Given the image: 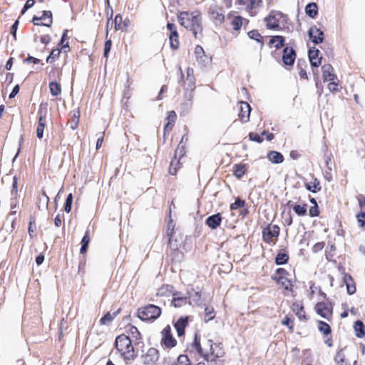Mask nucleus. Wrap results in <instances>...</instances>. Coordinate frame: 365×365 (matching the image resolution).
<instances>
[{
	"label": "nucleus",
	"instance_id": "f257e3e1",
	"mask_svg": "<svg viewBox=\"0 0 365 365\" xmlns=\"http://www.w3.org/2000/svg\"><path fill=\"white\" fill-rule=\"evenodd\" d=\"M178 19L180 25L191 31L195 38L202 36V18L199 11H180L178 14Z\"/></svg>",
	"mask_w": 365,
	"mask_h": 365
},
{
	"label": "nucleus",
	"instance_id": "f03ea898",
	"mask_svg": "<svg viewBox=\"0 0 365 365\" xmlns=\"http://www.w3.org/2000/svg\"><path fill=\"white\" fill-rule=\"evenodd\" d=\"M115 347L118 352H120L125 358L134 359V347L132 341L129 336L125 334L119 335L116 337L115 341Z\"/></svg>",
	"mask_w": 365,
	"mask_h": 365
},
{
	"label": "nucleus",
	"instance_id": "7ed1b4c3",
	"mask_svg": "<svg viewBox=\"0 0 365 365\" xmlns=\"http://www.w3.org/2000/svg\"><path fill=\"white\" fill-rule=\"evenodd\" d=\"M210 346V353L207 352L203 356L205 361H207L208 365H223V360L221 358L223 356L225 352L220 346V344H213L212 340L207 341Z\"/></svg>",
	"mask_w": 365,
	"mask_h": 365
},
{
	"label": "nucleus",
	"instance_id": "20e7f679",
	"mask_svg": "<svg viewBox=\"0 0 365 365\" xmlns=\"http://www.w3.org/2000/svg\"><path fill=\"white\" fill-rule=\"evenodd\" d=\"M161 309L155 304H149L138 309V317L142 321H155L161 314Z\"/></svg>",
	"mask_w": 365,
	"mask_h": 365
},
{
	"label": "nucleus",
	"instance_id": "39448f33",
	"mask_svg": "<svg viewBox=\"0 0 365 365\" xmlns=\"http://www.w3.org/2000/svg\"><path fill=\"white\" fill-rule=\"evenodd\" d=\"M194 94L195 90L193 88L190 89V91L188 88L185 89L183 95V101L182 102L180 106V116H185L190 112L192 107V100L194 98Z\"/></svg>",
	"mask_w": 365,
	"mask_h": 365
},
{
	"label": "nucleus",
	"instance_id": "423d86ee",
	"mask_svg": "<svg viewBox=\"0 0 365 365\" xmlns=\"http://www.w3.org/2000/svg\"><path fill=\"white\" fill-rule=\"evenodd\" d=\"M287 18V16L279 11L272 10L269 14L264 18L266 26L268 29L276 30L279 28V19Z\"/></svg>",
	"mask_w": 365,
	"mask_h": 365
},
{
	"label": "nucleus",
	"instance_id": "0eeeda50",
	"mask_svg": "<svg viewBox=\"0 0 365 365\" xmlns=\"http://www.w3.org/2000/svg\"><path fill=\"white\" fill-rule=\"evenodd\" d=\"M46 104L43 105L41 103L38 110V123L36 129V135L39 139H41L43 136V130L46 126Z\"/></svg>",
	"mask_w": 365,
	"mask_h": 365
},
{
	"label": "nucleus",
	"instance_id": "6e6552de",
	"mask_svg": "<svg viewBox=\"0 0 365 365\" xmlns=\"http://www.w3.org/2000/svg\"><path fill=\"white\" fill-rule=\"evenodd\" d=\"M316 312L322 318L329 319L332 316L333 304L331 302L325 303L323 302H318L315 305Z\"/></svg>",
	"mask_w": 365,
	"mask_h": 365
},
{
	"label": "nucleus",
	"instance_id": "1a4fd4ad",
	"mask_svg": "<svg viewBox=\"0 0 365 365\" xmlns=\"http://www.w3.org/2000/svg\"><path fill=\"white\" fill-rule=\"evenodd\" d=\"M161 344L166 348H173L176 346L177 341L173 336L170 325H167L162 331Z\"/></svg>",
	"mask_w": 365,
	"mask_h": 365
},
{
	"label": "nucleus",
	"instance_id": "9d476101",
	"mask_svg": "<svg viewBox=\"0 0 365 365\" xmlns=\"http://www.w3.org/2000/svg\"><path fill=\"white\" fill-rule=\"evenodd\" d=\"M279 227L278 225H269L267 227L262 230L263 240L267 243H270L273 237H277L279 235Z\"/></svg>",
	"mask_w": 365,
	"mask_h": 365
},
{
	"label": "nucleus",
	"instance_id": "9b49d317",
	"mask_svg": "<svg viewBox=\"0 0 365 365\" xmlns=\"http://www.w3.org/2000/svg\"><path fill=\"white\" fill-rule=\"evenodd\" d=\"M308 36L314 44H319L324 41V32L316 26H311L308 31Z\"/></svg>",
	"mask_w": 365,
	"mask_h": 365
},
{
	"label": "nucleus",
	"instance_id": "f8f14e48",
	"mask_svg": "<svg viewBox=\"0 0 365 365\" xmlns=\"http://www.w3.org/2000/svg\"><path fill=\"white\" fill-rule=\"evenodd\" d=\"M297 54L292 47L286 46L283 49L282 62L286 66H292L295 61Z\"/></svg>",
	"mask_w": 365,
	"mask_h": 365
},
{
	"label": "nucleus",
	"instance_id": "ddd939ff",
	"mask_svg": "<svg viewBox=\"0 0 365 365\" xmlns=\"http://www.w3.org/2000/svg\"><path fill=\"white\" fill-rule=\"evenodd\" d=\"M143 363L145 365H155L159 359V352L155 348H150L143 356Z\"/></svg>",
	"mask_w": 365,
	"mask_h": 365
},
{
	"label": "nucleus",
	"instance_id": "4468645a",
	"mask_svg": "<svg viewBox=\"0 0 365 365\" xmlns=\"http://www.w3.org/2000/svg\"><path fill=\"white\" fill-rule=\"evenodd\" d=\"M187 349L191 353H197L200 356H207L205 355L208 351L204 350L200 344V339L197 334L195 333L192 343L187 347Z\"/></svg>",
	"mask_w": 365,
	"mask_h": 365
},
{
	"label": "nucleus",
	"instance_id": "2eb2a0df",
	"mask_svg": "<svg viewBox=\"0 0 365 365\" xmlns=\"http://www.w3.org/2000/svg\"><path fill=\"white\" fill-rule=\"evenodd\" d=\"M240 112L238 116L242 121L245 123L250 120V115L251 112V107L250 104L245 101H240L239 103Z\"/></svg>",
	"mask_w": 365,
	"mask_h": 365
},
{
	"label": "nucleus",
	"instance_id": "dca6fc26",
	"mask_svg": "<svg viewBox=\"0 0 365 365\" xmlns=\"http://www.w3.org/2000/svg\"><path fill=\"white\" fill-rule=\"evenodd\" d=\"M319 50L316 47L309 48L308 56L312 67L318 68L322 63V58H319Z\"/></svg>",
	"mask_w": 365,
	"mask_h": 365
},
{
	"label": "nucleus",
	"instance_id": "f3484780",
	"mask_svg": "<svg viewBox=\"0 0 365 365\" xmlns=\"http://www.w3.org/2000/svg\"><path fill=\"white\" fill-rule=\"evenodd\" d=\"M188 317H181L174 324V327L176 329L178 336H182L185 334V330L188 324Z\"/></svg>",
	"mask_w": 365,
	"mask_h": 365
},
{
	"label": "nucleus",
	"instance_id": "a211bd4d",
	"mask_svg": "<svg viewBox=\"0 0 365 365\" xmlns=\"http://www.w3.org/2000/svg\"><path fill=\"white\" fill-rule=\"evenodd\" d=\"M222 215L220 213H216L209 216L205 220V225L212 230L217 229L221 224Z\"/></svg>",
	"mask_w": 365,
	"mask_h": 365
},
{
	"label": "nucleus",
	"instance_id": "6ab92c4d",
	"mask_svg": "<svg viewBox=\"0 0 365 365\" xmlns=\"http://www.w3.org/2000/svg\"><path fill=\"white\" fill-rule=\"evenodd\" d=\"M323 79L324 81H334L337 77L334 73V68L331 64H324L322 67Z\"/></svg>",
	"mask_w": 365,
	"mask_h": 365
},
{
	"label": "nucleus",
	"instance_id": "aec40b11",
	"mask_svg": "<svg viewBox=\"0 0 365 365\" xmlns=\"http://www.w3.org/2000/svg\"><path fill=\"white\" fill-rule=\"evenodd\" d=\"M343 281L345 283L347 293L350 295L354 294L356 291V288L352 277L349 274L344 273Z\"/></svg>",
	"mask_w": 365,
	"mask_h": 365
},
{
	"label": "nucleus",
	"instance_id": "412c9836",
	"mask_svg": "<svg viewBox=\"0 0 365 365\" xmlns=\"http://www.w3.org/2000/svg\"><path fill=\"white\" fill-rule=\"evenodd\" d=\"M285 43V38L282 36L277 35L271 36L268 45L270 48L274 47L276 49H279L284 47Z\"/></svg>",
	"mask_w": 365,
	"mask_h": 365
},
{
	"label": "nucleus",
	"instance_id": "4be33fe9",
	"mask_svg": "<svg viewBox=\"0 0 365 365\" xmlns=\"http://www.w3.org/2000/svg\"><path fill=\"white\" fill-rule=\"evenodd\" d=\"M272 279L275 281L277 284H281L284 289L286 290H292V284L289 279H287V276L284 277H277L276 275H272Z\"/></svg>",
	"mask_w": 365,
	"mask_h": 365
},
{
	"label": "nucleus",
	"instance_id": "5701e85b",
	"mask_svg": "<svg viewBox=\"0 0 365 365\" xmlns=\"http://www.w3.org/2000/svg\"><path fill=\"white\" fill-rule=\"evenodd\" d=\"M267 158L269 161L274 164H279L284 161L283 155L281 153L274 150L269 151L267 155Z\"/></svg>",
	"mask_w": 365,
	"mask_h": 365
},
{
	"label": "nucleus",
	"instance_id": "b1692460",
	"mask_svg": "<svg viewBox=\"0 0 365 365\" xmlns=\"http://www.w3.org/2000/svg\"><path fill=\"white\" fill-rule=\"evenodd\" d=\"M292 310L300 320H307V317L302 304L299 302L293 303Z\"/></svg>",
	"mask_w": 365,
	"mask_h": 365
},
{
	"label": "nucleus",
	"instance_id": "393cba45",
	"mask_svg": "<svg viewBox=\"0 0 365 365\" xmlns=\"http://www.w3.org/2000/svg\"><path fill=\"white\" fill-rule=\"evenodd\" d=\"M40 20L44 22H41V26L51 27L53 23L52 12L51 11H43L41 16L39 17Z\"/></svg>",
	"mask_w": 365,
	"mask_h": 365
},
{
	"label": "nucleus",
	"instance_id": "a878e982",
	"mask_svg": "<svg viewBox=\"0 0 365 365\" xmlns=\"http://www.w3.org/2000/svg\"><path fill=\"white\" fill-rule=\"evenodd\" d=\"M306 14L312 19H315L318 14V6L316 3L312 2L307 4L305 7Z\"/></svg>",
	"mask_w": 365,
	"mask_h": 365
},
{
	"label": "nucleus",
	"instance_id": "bb28decb",
	"mask_svg": "<svg viewBox=\"0 0 365 365\" xmlns=\"http://www.w3.org/2000/svg\"><path fill=\"white\" fill-rule=\"evenodd\" d=\"M289 255L285 250H281L276 256L274 262L277 265H283L288 262Z\"/></svg>",
	"mask_w": 365,
	"mask_h": 365
},
{
	"label": "nucleus",
	"instance_id": "cd10ccee",
	"mask_svg": "<svg viewBox=\"0 0 365 365\" xmlns=\"http://www.w3.org/2000/svg\"><path fill=\"white\" fill-rule=\"evenodd\" d=\"M354 329L358 338H362L365 336V326L361 320L354 322Z\"/></svg>",
	"mask_w": 365,
	"mask_h": 365
},
{
	"label": "nucleus",
	"instance_id": "c85d7f7f",
	"mask_svg": "<svg viewBox=\"0 0 365 365\" xmlns=\"http://www.w3.org/2000/svg\"><path fill=\"white\" fill-rule=\"evenodd\" d=\"M305 187L313 193H317L322 189L320 182L317 178H314V181L310 183H305Z\"/></svg>",
	"mask_w": 365,
	"mask_h": 365
},
{
	"label": "nucleus",
	"instance_id": "c756f323",
	"mask_svg": "<svg viewBox=\"0 0 365 365\" xmlns=\"http://www.w3.org/2000/svg\"><path fill=\"white\" fill-rule=\"evenodd\" d=\"M246 173V165L239 163L233 166V175L238 179H240Z\"/></svg>",
	"mask_w": 365,
	"mask_h": 365
},
{
	"label": "nucleus",
	"instance_id": "7c9ffc66",
	"mask_svg": "<svg viewBox=\"0 0 365 365\" xmlns=\"http://www.w3.org/2000/svg\"><path fill=\"white\" fill-rule=\"evenodd\" d=\"M61 75V69L58 68L56 65H53L48 72V78L51 80V81H56L57 78H60Z\"/></svg>",
	"mask_w": 365,
	"mask_h": 365
},
{
	"label": "nucleus",
	"instance_id": "2f4dec72",
	"mask_svg": "<svg viewBox=\"0 0 365 365\" xmlns=\"http://www.w3.org/2000/svg\"><path fill=\"white\" fill-rule=\"evenodd\" d=\"M189 298L191 302H192L197 306H201L202 304V302L201 300V294L199 291H195L192 289L189 293Z\"/></svg>",
	"mask_w": 365,
	"mask_h": 365
},
{
	"label": "nucleus",
	"instance_id": "473e14b6",
	"mask_svg": "<svg viewBox=\"0 0 365 365\" xmlns=\"http://www.w3.org/2000/svg\"><path fill=\"white\" fill-rule=\"evenodd\" d=\"M120 309H118L117 311L110 313V312H107L100 320L101 324H107L113 321V319L120 313Z\"/></svg>",
	"mask_w": 365,
	"mask_h": 365
},
{
	"label": "nucleus",
	"instance_id": "72a5a7b5",
	"mask_svg": "<svg viewBox=\"0 0 365 365\" xmlns=\"http://www.w3.org/2000/svg\"><path fill=\"white\" fill-rule=\"evenodd\" d=\"M89 242H90L89 230H86L85 232V235L83 237L81 242V247L80 250L81 254H85L87 252Z\"/></svg>",
	"mask_w": 365,
	"mask_h": 365
},
{
	"label": "nucleus",
	"instance_id": "f704fd0d",
	"mask_svg": "<svg viewBox=\"0 0 365 365\" xmlns=\"http://www.w3.org/2000/svg\"><path fill=\"white\" fill-rule=\"evenodd\" d=\"M179 165L180 159L175 155L170 164L169 173L172 175H175L179 168Z\"/></svg>",
	"mask_w": 365,
	"mask_h": 365
},
{
	"label": "nucleus",
	"instance_id": "c9c22d12",
	"mask_svg": "<svg viewBox=\"0 0 365 365\" xmlns=\"http://www.w3.org/2000/svg\"><path fill=\"white\" fill-rule=\"evenodd\" d=\"M80 111L79 110H73L71 119L69 120L70 128L75 130L78 128L79 123Z\"/></svg>",
	"mask_w": 365,
	"mask_h": 365
},
{
	"label": "nucleus",
	"instance_id": "e433bc0d",
	"mask_svg": "<svg viewBox=\"0 0 365 365\" xmlns=\"http://www.w3.org/2000/svg\"><path fill=\"white\" fill-rule=\"evenodd\" d=\"M49 90L51 94L53 96H57L61 92V85L58 83L56 81H51L49 83Z\"/></svg>",
	"mask_w": 365,
	"mask_h": 365
},
{
	"label": "nucleus",
	"instance_id": "4c0bfd02",
	"mask_svg": "<svg viewBox=\"0 0 365 365\" xmlns=\"http://www.w3.org/2000/svg\"><path fill=\"white\" fill-rule=\"evenodd\" d=\"M169 39L170 47L174 50L178 49L179 47L178 31H173V33H170L169 36Z\"/></svg>",
	"mask_w": 365,
	"mask_h": 365
},
{
	"label": "nucleus",
	"instance_id": "58836bf2",
	"mask_svg": "<svg viewBox=\"0 0 365 365\" xmlns=\"http://www.w3.org/2000/svg\"><path fill=\"white\" fill-rule=\"evenodd\" d=\"M248 36L257 42L260 43L261 48L264 46V41H263V37L261 36V34L259 33L257 30H252L248 32L247 34Z\"/></svg>",
	"mask_w": 365,
	"mask_h": 365
},
{
	"label": "nucleus",
	"instance_id": "ea45409f",
	"mask_svg": "<svg viewBox=\"0 0 365 365\" xmlns=\"http://www.w3.org/2000/svg\"><path fill=\"white\" fill-rule=\"evenodd\" d=\"M293 210L298 216H304L307 215V204L294 205V206H293Z\"/></svg>",
	"mask_w": 365,
	"mask_h": 365
},
{
	"label": "nucleus",
	"instance_id": "a19ab883",
	"mask_svg": "<svg viewBox=\"0 0 365 365\" xmlns=\"http://www.w3.org/2000/svg\"><path fill=\"white\" fill-rule=\"evenodd\" d=\"M61 51L63 50L58 48H53L48 56L46 58V62L52 63L56 59H57L59 57Z\"/></svg>",
	"mask_w": 365,
	"mask_h": 365
},
{
	"label": "nucleus",
	"instance_id": "79ce46f5",
	"mask_svg": "<svg viewBox=\"0 0 365 365\" xmlns=\"http://www.w3.org/2000/svg\"><path fill=\"white\" fill-rule=\"evenodd\" d=\"M318 328L319 331H321L326 336L331 334V332L330 326L327 322L323 321H319Z\"/></svg>",
	"mask_w": 365,
	"mask_h": 365
},
{
	"label": "nucleus",
	"instance_id": "37998d69",
	"mask_svg": "<svg viewBox=\"0 0 365 365\" xmlns=\"http://www.w3.org/2000/svg\"><path fill=\"white\" fill-rule=\"evenodd\" d=\"M172 304L175 307H180L185 304H186L187 303V297H174L172 302H171Z\"/></svg>",
	"mask_w": 365,
	"mask_h": 365
},
{
	"label": "nucleus",
	"instance_id": "c03bdc74",
	"mask_svg": "<svg viewBox=\"0 0 365 365\" xmlns=\"http://www.w3.org/2000/svg\"><path fill=\"white\" fill-rule=\"evenodd\" d=\"M210 15L211 18L216 21V23L221 24L224 21V15L222 13H220L217 10L210 9Z\"/></svg>",
	"mask_w": 365,
	"mask_h": 365
},
{
	"label": "nucleus",
	"instance_id": "a18cd8bd",
	"mask_svg": "<svg viewBox=\"0 0 365 365\" xmlns=\"http://www.w3.org/2000/svg\"><path fill=\"white\" fill-rule=\"evenodd\" d=\"M193 73H194L193 69L188 68L187 70V81L189 82L188 86L190 88V89L192 88H193L195 90V78H194Z\"/></svg>",
	"mask_w": 365,
	"mask_h": 365
},
{
	"label": "nucleus",
	"instance_id": "49530a36",
	"mask_svg": "<svg viewBox=\"0 0 365 365\" xmlns=\"http://www.w3.org/2000/svg\"><path fill=\"white\" fill-rule=\"evenodd\" d=\"M243 18L240 16H235L231 22L232 28L235 31H238L242 26Z\"/></svg>",
	"mask_w": 365,
	"mask_h": 365
},
{
	"label": "nucleus",
	"instance_id": "de8ad7c7",
	"mask_svg": "<svg viewBox=\"0 0 365 365\" xmlns=\"http://www.w3.org/2000/svg\"><path fill=\"white\" fill-rule=\"evenodd\" d=\"M215 316L214 309L212 307H206L205 309V322H208L214 319Z\"/></svg>",
	"mask_w": 365,
	"mask_h": 365
},
{
	"label": "nucleus",
	"instance_id": "09e8293b",
	"mask_svg": "<svg viewBox=\"0 0 365 365\" xmlns=\"http://www.w3.org/2000/svg\"><path fill=\"white\" fill-rule=\"evenodd\" d=\"M245 205V201L240 197H237L235 202L230 205V210H235L239 208L243 207Z\"/></svg>",
	"mask_w": 365,
	"mask_h": 365
},
{
	"label": "nucleus",
	"instance_id": "8fccbe9b",
	"mask_svg": "<svg viewBox=\"0 0 365 365\" xmlns=\"http://www.w3.org/2000/svg\"><path fill=\"white\" fill-rule=\"evenodd\" d=\"M72 203H73V195H72V193H69L67 195V197H66L65 203H64V210L66 212L69 213L71 212V207H72Z\"/></svg>",
	"mask_w": 365,
	"mask_h": 365
},
{
	"label": "nucleus",
	"instance_id": "3c124183",
	"mask_svg": "<svg viewBox=\"0 0 365 365\" xmlns=\"http://www.w3.org/2000/svg\"><path fill=\"white\" fill-rule=\"evenodd\" d=\"M358 226L360 228L365 229V211L359 212L356 215Z\"/></svg>",
	"mask_w": 365,
	"mask_h": 365
},
{
	"label": "nucleus",
	"instance_id": "603ef678",
	"mask_svg": "<svg viewBox=\"0 0 365 365\" xmlns=\"http://www.w3.org/2000/svg\"><path fill=\"white\" fill-rule=\"evenodd\" d=\"M175 365H192L188 356L185 354L180 355Z\"/></svg>",
	"mask_w": 365,
	"mask_h": 365
},
{
	"label": "nucleus",
	"instance_id": "864d4df0",
	"mask_svg": "<svg viewBox=\"0 0 365 365\" xmlns=\"http://www.w3.org/2000/svg\"><path fill=\"white\" fill-rule=\"evenodd\" d=\"M122 21L123 18L122 16L120 14H118L114 19V24H115V30H123L122 27Z\"/></svg>",
	"mask_w": 365,
	"mask_h": 365
},
{
	"label": "nucleus",
	"instance_id": "5fc2aeb1",
	"mask_svg": "<svg viewBox=\"0 0 365 365\" xmlns=\"http://www.w3.org/2000/svg\"><path fill=\"white\" fill-rule=\"evenodd\" d=\"M249 138H250V140L255 141V142H257L259 143H260L263 141V138L262 137V134L259 135L256 133L250 132L249 133Z\"/></svg>",
	"mask_w": 365,
	"mask_h": 365
},
{
	"label": "nucleus",
	"instance_id": "6e6d98bb",
	"mask_svg": "<svg viewBox=\"0 0 365 365\" xmlns=\"http://www.w3.org/2000/svg\"><path fill=\"white\" fill-rule=\"evenodd\" d=\"M17 194H18V178L16 176H14L11 195L12 196L16 197Z\"/></svg>",
	"mask_w": 365,
	"mask_h": 365
},
{
	"label": "nucleus",
	"instance_id": "4d7b16f0",
	"mask_svg": "<svg viewBox=\"0 0 365 365\" xmlns=\"http://www.w3.org/2000/svg\"><path fill=\"white\" fill-rule=\"evenodd\" d=\"M111 46H112L111 40L110 39L106 40L105 42V46H104V52H103L104 57H106V58L108 57V54L110 51Z\"/></svg>",
	"mask_w": 365,
	"mask_h": 365
},
{
	"label": "nucleus",
	"instance_id": "13d9d810",
	"mask_svg": "<svg viewBox=\"0 0 365 365\" xmlns=\"http://www.w3.org/2000/svg\"><path fill=\"white\" fill-rule=\"evenodd\" d=\"M309 215L310 217H317L319 215V209L318 205H312L309 210Z\"/></svg>",
	"mask_w": 365,
	"mask_h": 365
},
{
	"label": "nucleus",
	"instance_id": "bf43d9fd",
	"mask_svg": "<svg viewBox=\"0 0 365 365\" xmlns=\"http://www.w3.org/2000/svg\"><path fill=\"white\" fill-rule=\"evenodd\" d=\"M297 68L299 69V75L300 78L307 79L308 76L307 74V71L303 68L302 66H301V60L300 59L298 61Z\"/></svg>",
	"mask_w": 365,
	"mask_h": 365
},
{
	"label": "nucleus",
	"instance_id": "052dcab7",
	"mask_svg": "<svg viewBox=\"0 0 365 365\" xmlns=\"http://www.w3.org/2000/svg\"><path fill=\"white\" fill-rule=\"evenodd\" d=\"M344 360H345L344 355L342 354L341 351H339L334 357V361H336L337 365H339L341 363H344Z\"/></svg>",
	"mask_w": 365,
	"mask_h": 365
},
{
	"label": "nucleus",
	"instance_id": "680f3d73",
	"mask_svg": "<svg viewBox=\"0 0 365 365\" xmlns=\"http://www.w3.org/2000/svg\"><path fill=\"white\" fill-rule=\"evenodd\" d=\"M130 333L131 334L133 338H135L136 341L140 339V333L135 327H131L130 329Z\"/></svg>",
	"mask_w": 365,
	"mask_h": 365
},
{
	"label": "nucleus",
	"instance_id": "e2e57ef3",
	"mask_svg": "<svg viewBox=\"0 0 365 365\" xmlns=\"http://www.w3.org/2000/svg\"><path fill=\"white\" fill-rule=\"evenodd\" d=\"M33 225H35V217L34 216H30L29 217V225L28 227V232L31 237L33 236V232H34Z\"/></svg>",
	"mask_w": 365,
	"mask_h": 365
},
{
	"label": "nucleus",
	"instance_id": "0e129e2a",
	"mask_svg": "<svg viewBox=\"0 0 365 365\" xmlns=\"http://www.w3.org/2000/svg\"><path fill=\"white\" fill-rule=\"evenodd\" d=\"M19 24V20H16L11 27L10 33L12 35V36L14 38V39H16V31L18 29Z\"/></svg>",
	"mask_w": 365,
	"mask_h": 365
},
{
	"label": "nucleus",
	"instance_id": "69168bd1",
	"mask_svg": "<svg viewBox=\"0 0 365 365\" xmlns=\"http://www.w3.org/2000/svg\"><path fill=\"white\" fill-rule=\"evenodd\" d=\"M183 255H184L181 251L176 249L173 252V259H178L179 262H180L183 258Z\"/></svg>",
	"mask_w": 365,
	"mask_h": 365
},
{
	"label": "nucleus",
	"instance_id": "338daca9",
	"mask_svg": "<svg viewBox=\"0 0 365 365\" xmlns=\"http://www.w3.org/2000/svg\"><path fill=\"white\" fill-rule=\"evenodd\" d=\"M185 153V148L184 146H180V145L178 146L177 149L175 150V155L178 157V158L180 159L184 154Z\"/></svg>",
	"mask_w": 365,
	"mask_h": 365
},
{
	"label": "nucleus",
	"instance_id": "774afa93",
	"mask_svg": "<svg viewBox=\"0 0 365 365\" xmlns=\"http://www.w3.org/2000/svg\"><path fill=\"white\" fill-rule=\"evenodd\" d=\"M176 362L173 358L165 357L163 359L161 365H175Z\"/></svg>",
	"mask_w": 365,
	"mask_h": 365
}]
</instances>
